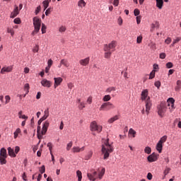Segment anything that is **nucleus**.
Returning a JSON list of instances; mask_svg holds the SVG:
<instances>
[{"instance_id":"58836bf2","label":"nucleus","mask_w":181,"mask_h":181,"mask_svg":"<svg viewBox=\"0 0 181 181\" xmlns=\"http://www.w3.org/2000/svg\"><path fill=\"white\" fill-rule=\"evenodd\" d=\"M156 73V70H153L151 73H150V76H149V79L152 80V78H155V74Z\"/></svg>"},{"instance_id":"69168bd1","label":"nucleus","mask_w":181,"mask_h":181,"mask_svg":"<svg viewBox=\"0 0 181 181\" xmlns=\"http://www.w3.org/2000/svg\"><path fill=\"white\" fill-rule=\"evenodd\" d=\"M113 5L115 6H118V5H119V0H114Z\"/></svg>"},{"instance_id":"09e8293b","label":"nucleus","mask_w":181,"mask_h":181,"mask_svg":"<svg viewBox=\"0 0 181 181\" xmlns=\"http://www.w3.org/2000/svg\"><path fill=\"white\" fill-rule=\"evenodd\" d=\"M51 12H52V8H48L45 11L46 16H49V15H50Z\"/></svg>"},{"instance_id":"a878e982","label":"nucleus","mask_w":181,"mask_h":181,"mask_svg":"<svg viewBox=\"0 0 181 181\" xmlns=\"http://www.w3.org/2000/svg\"><path fill=\"white\" fill-rule=\"evenodd\" d=\"M0 156L3 157H8V155L6 154V149L5 148H2L0 151Z\"/></svg>"},{"instance_id":"052dcab7","label":"nucleus","mask_w":181,"mask_h":181,"mask_svg":"<svg viewBox=\"0 0 181 181\" xmlns=\"http://www.w3.org/2000/svg\"><path fill=\"white\" fill-rule=\"evenodd\" d=\"M152 177H153V176L152 175V173H148L147 174V179H148V180H152Z\"/></svg>"},{"instance_id":"0eeeda50","label":"nucleus","mask_w":181,"mask_h":181,"mask_svg":"<svg viewBox=\"0 0 181 181\" xmlns=\"http://www.w3.org/2000/svg\"><path fill=\"white\" fill-rule=\"evenodd\" d=\"M145 103H146V112L147 115H149V111H151V108L152 107V101L151 100V98L148 97Z\"/></svg>"},{"instance_id":"4d7b16f0","label":"nucleus","mask_w":181,"mask_h":181,"mask_svg":"<svg viewBox=\"0 0 181 181\" xmlns=\"http://www.w3.org/2000/svg\"><path fill=\"white\" fill-rule=\"evenodd\" d=\"M19 151H21V148L19 146H16L14 150V153L15 154L19 153Z\"/></svg>"},{"instance_id":"79ce46f5","label":"nucleus","mask_w":181,"mask_h":181,"mask_svg":"<svg viewBox=\"0 0 181 181\" xmlns=\"http://www.w3.org/2000/svg\"><path fill=\"white\" fill-rule=\"evenodd\" d=\"M78 108H79L80 110H83V108H86V104L84 103V102L80 103Z\"/></svg>"},{"instance_id":"f8f14e48","label":"nucleus","mask_w":181,"mask_h":181,"mask_svg":"<svg viewBox=\"0 0 181 181\" xmlns=\"http://www.w3.org/2000/svg\"><path fill=\"white\" fill-rule=\"evenodd\" d=\"M12 70H13V66H5L1 69L0 73H1V74H4V73H5V72L11 73V71H12Z\"/></svg>"},{"instance_id":"a211bd4d","label":"nucleus","mask_w":181,"mask_h":181,"mask_svg":"<svg viewBox=\"0 0 181 181\" xmlns=\"http://www.w3.org/2000/svg\"><path fill=\"white\" fill-rule=\"evenodd\" d=\"M8 152L9 156H11V158H16V154L15 153L13 148L8 147Z\"/></svg>"},{"instance_id":"338daca9","label":"nucleus","mask_w":181,"mask_h":181,"mask_svg":"<svg viewBox=\"0 0 181 181\" xmlns=\"http://www.w3.org/2000/svg\"><path fill=\"white\" fill-rule=\"evenodd\" d=\"M136 42L137 43H142V36L137 37Z\"/></svg>"},{"instance_id":"6e6d98bb","label":"nucleus","mask_w":181,"mask_h":181,"mask_svg":"<svg viewBox=\"0 0 181 181\" xmlns=\"http://www.w3.org/2000/svg\"><path fill=\"white\" fill-rule=\"evenodd\" d=\"M41 9H42V7L40 6H38L37 7V8L35 9V15H37V13H39V12H40Z\"/></svg>"},{"instance_id":"c9c22d12","label":"nucleus","mask_w":181,"mask_h":181,"mask_svg":"<svg viewBox=\"0 0 181 181\" xmlns=\"http://www.w3.org/2000/svg\"><path fill=\"white\" fill-rule=\"evenodd\" d=\"M166 139H168V136H163L160 138L158 142L161 144H165V142H166Z\"/></svg>"},{"instance_id":"393cba45","label":"nucleus","mask_w":181,"mask_h":181,"mask_svg":"<svg viewBox=\"0 0 181 181\" xmlns=\"http://www.w3.org/2000/svg\"><path fill=\"white\" fill-rule=\"evenodd\" d=\"M60 62L61 64L64 66V67H69L70 66V64H69V61H67V59H62Z\"/></svg>"},{"instance_id":"2eb2a0df","label":"nucleus","mask_w":181,"mask_h":181,"mask_svg":"<svg viewBox=\"0 0 181 181\" xmlns=\"http://www.w3.org/2000/svg\"><path fill=\"white\" fill-rule=\"evenodd\" d=\"M41 84L43 87H47V88H49V87H52V82H50V81H48L47 79H43L41 81Z\"/></svg>"},{"instance_id":"1a4fd4ad","label":"nucleus","mask_w":181,"mask_h":181,"mask_svg":"<svg viewBox=\"0 0 181 181\" xmlns=\"http://www.w3.org/2000/svg\"><path fill=\"white\" fill-rule=\"evenodd\" d=\"M49 125H50V123L49 122V121L47 120L45 122L41 131L42 135H46V133L47 132V129Z\"/></svg>"},{"instance_id":"cd10ccee","label":"nucleus","mask_w":181,"mask_h":181,"mask_svg":"<svg viewBox=\"0 0 181 181\" xmlns=\"http://www.w3.org/2000/svg\"><path fill=\"white\" fill-rule=\"evenodd\" d=\"M86 1H84V0H80L78 2V6H79V8H83V7L86 6Z\"/></svg>"},{"instance_id":"bf43d9fd","label":"nucleus","mask_w":181,"mask_h":181,"mask_svg":"<svg viewBox=\"0 0 181 181\" xmlns=\"http://www.w3.org/2000/svg\"><path fill=\"white\" fill-rule=\"evenodd\" d=\"M44 117H46L47 118H48V117H49V109H47V110H45Z\"/></svg>"},{"instance_id":"680f3d73","label":"nucleus","mask_w":181,"mask_h":181,"mask_svg":"<svg viewBox=\"0 0 181 181\" xmlns=\"http://www.w3.org/2000/svg\"><path fill=\"white\" fill-rule=\"evenodd\" d=\"M47 64H48V67H52V64H53V60L52 59H49L47 62Z\"/></svg>"},{"instance_id":"7ed1b4c3","label":"nucleus","mask_w":181,"mask_h":181,"mask_svg":"<svg viewBox=\"0 0 181 181\" xmlns=\"http://www.w3.org/2000/svg\"><path fill=\"white\" fill-rule=\"evenodd\" d=\"M33 26L34 30L31 33L32 36H35V35H37V33H39V31L40 30V26H42V20L37 17H34Z\"/></svg>"},{"instance_id":"aec40b11","label":"nucleus","mask_w":181,"mask_h":181,"mask_svg":"<svg viewBox=\"0 0 181 181\" xmlns=\"http://www.w3.org/2000/svg\"><path fill=\"white\" fill-rule=\"evenodd\" d=\"M40 129H41L40 126H37V135L38 139H42V138H43V135H45V134H42V132L40 133Z\"/></svg>"},{"instance_id":"4be33fe9","label":"nucleus","mask_w":181,"mask_h":181,"mask_svg":"<svg viewBox=\"0 0 181 181\" xmlns=\"http://www.w3.org/2000/svg\"><path fill=\"white\" fill-rule=\"evenodd\" d=\"M83 151H84V146L82 148H79V147H73L72 148V151L76 153L78 152H83Z\"/></svg>"},{"instance_id":"774afa93","label":"nucleus","mask_w":181,"mask_h":181,"mask_svg":"<svg viewBox=\"0 0 181 181\" xmlns=\"http://www.w3.org/2000/svg\"><path fill=\"white\" fill-rule=\"evenodd\" d=\"M169 172H170V168H166L165 170H164V175L165 176H166Z\"/></svg>"},{"instance_id":"a19ab883","label":"nucleus","mask_w":181,"mask_h":181,"mask_svg":"<svg viewBox=\"0 0 181 181\" xmlns=\"http://www.w3.org/2000/svg\"><path fill=\"white\" fill-rule=\"evenodd\" d=\"M115 87L112 86L106 89V93H111V91H115Z\"/></svg>"},{"instance_id":"4468645a","label":"nucleus","mask_w":181,"mask_h":181,"mask_svg":"<svg viewBox=\"0 0 181 181\" xmlns=\"http://www.w3.org/2000/svg\"><path fill=\"white\" fill-rule=\"evenodd\" d=\"M148 89H145V90H142V92H141V100H142V101H145V102H146V100H148V97H149V96H148Z\"/></svg>"},{"instance_id":"5fc2aeb1","label":"nucleus","mask_w":181,"mask_h":181,"mask_svg":"<svg viewBox=\"0 0 181 181\" xmlns=\"http://www.w3.org/2000/svg\"><path fill=\"white\" fill-rule=\"evenodd\" d=\"M180 40H181V37H177L175 40H173V45H176V43H179Z\"/></svg>"},{"instance_id":"f03ea898","label":"nucleus","mask_w":181,"mask_h":181,"mask_svg":"<svg viewBox=\"0 0 181 181\" xmlns=\"http://www.w3.org/2000/svg\"><path fill=\"white\" fill-rule=\"evenodd\" d=\"M114 152V146L110 144V139H107L103 141L102 145V153L103 154V159L105 160L110 158V153Z\"/></svg>"},{"instance_id":"72a5a7b5","label":"nucleus","mask_w":181,"mask_h":181,"mask_svg":"<svg viewBox=\"0 0 181 181\" xmlns=\"http://www.w3.org/2000/svg\"><path fill=\"white\" fill-rule=\"evenodd\" d=\"M105 59H110L111 57V54H112V51H105Z\"/></svg>"},{"instance_id":"b1692460","label":"nucleus","mask_w":181,"mask_h":181,"mask_svg":"<svg viewBox=\"0 0 181 181\" xmlns=\"http://www.w3.org/2000/svg\"><path fill=\"white\" fill-rule=\"evenodd\" d=\"M119 116L118 115H115V117L110 118L108 119L107 122L109 124H112V122H115V121H117V119H119Z\"/></svg>"},{"instance_id":"f3484780","label":"nucleus","mask_w":181,"mask_h":181,"mask_svg":"<svg viewBox=\"0 0 181 181\" xmlns=\"http://www.w3.org/2000/svg\"><path fill=\"white\" fill-rule=\"evenodd\" d=\"M159 22L158 21H155L154 23H153L151 24V32H153V30H155V29H159Z\"/></svg>"},{"instance_id":"423d86ee","label":"nucleus","mask_w":181,"mask_h":181,"mask_svg":"<svg viewBox=\"0 0 181 181\" xmlns=\"http://www.w3.org/2000/svg\"><path fill=\"white\" fill-rule=\"evenodd\" d=\"M90 131H92V132H94L96 131V132L100 133L101 132V131H103V126L98 125L97 124V122L93 121L90 123Z\"/></svg>"},{"instance_id":"49530a36","label":"nucleus","mask_w":181,"mask_h":181,"mask_svg":"<svg viewBox=\"0 0 181 181\" xmlns=\"http://www.w3.org/2000/svg\"><path fill=\"white\" fill-rule=\"evenodd\" d=\"M5 100H6L5 104L9 103V102L11 101V96L6 95L5 96Z\"/></svg>"},{"instance_id":"f257e3e1","label":"nucleus","mask_w":181,"mask_h":181,"mask_svg":"<svg viewBox=\"0 0 181 181\" xmlns=\"http://www.w3.org/2000/svg\"><path fill=\"white\" fill-rule=\"evenodd\" d=\"M168 107H171V108L170 107V110L171 112L173 110H175V99H173V98H170L167 103H161L157 106V113L158 115L160 117V118H163V117H165V114H166Z\"/></svg>"},{"instance_id":"20e7f679","label":"nucleus","mask_w":181,"mask_h":181,"mask_svg":"<svg viewBox=\"0 0 181 181\" xmlns=\"http://www.w3.org/2000/svg\"><path fill=\"white\" fill-rule=\"evenodd\" d=\"M117 47V41L113 40L108 45H105L104 51L105 52H115V48Z\"/></svg>"},{"instance_id":"ea45409f","label":"nucleus","mask_w":181,"mask_h":181,"mask_svg":"<svg viewBox=\"0 0 181 181\" xmlns=\"http://www.w3.org/2000/svg\"><path fill=\"white\" fill-rule=\"evenodd\" d=\"M7 33H10L11 36H13L15 35V32L13 31V28H7Z\"/></svg>"},{"instance_id":"864d4df0","label":"nucleus","mask_w":181,"mask_h":181,"mask_svg":"<svg viewBox=\"0 0 181 181\" xmlns=\"http://www.w3.org/2000/svg\"><path fill=\"white\" fill-rule=\"evenodd\" d=\"M165 66L167 69H172V67H173V64L172 62H168Z\"/></svg>"},{"instance_id":"e433bc0d","label":"nucleus","mask_w":181,"mask_h":181,"mask_svg":"<svg viewBox=\"0 0 181 181\" xmlns=\"http://www.w3.org/2000/svg\"><path fill=\"white\" fill-rule=\"evenodd\" d=\"M144 152L145 153H147V155H150L151 152H152V148H151L149 146H146L144 148Z\"/></svg>"},{"instance_id":"f704fd0d","label":"nucleus","mask_w":181,"mask_h":181,"mask_svg":"<svg viewBox=\"0 0 181 181\" xmlns=\"http://www.w3.org/2000/svg\"><path fill=\"white\" fill-rule=\"evenodd\" d=\"M110 100L111 95H105L103 98V101H104L105 103H107V101H110Z\"/></svg>"},{"instance_id":"6e6552de","label":"nucleus","mask_w":181,"mask_h":181,"mask_svg":"<svg viewBox=\"0 0 181 181\" xmlns=\"http://www.w3.org/2000/svg\"><path fill=\"white\" fill-rule=\"evenodd\" d=\"M19 12H20L19 7H18V6L15 5L14 9L10 15V18H11L12 19H13L14 18H16V16H18V15H19Z\"/></svg>"},{"instance_id":"8fccbe9b","label":"nucleus","mask_w":181,"mask_h":181,"mask_svg":"<svg viewBox=\"0 0 181 181\" xmlns=\"http://www.w3.org/2000/svg\"><path fill=\"white\" fill-rule=\"evenodd\" d=\"M59 32H60V33H62V32H66V27L65 26H61L59 29Z\"/></svg>"},{"instance_id":"9d476101","label":"nucleus","mask_w":181,"mask_h":181,"mask_svg":"<svg viewBox=\"0 0 181 181\" xmlns=\"http://www.w3.org/2000/svg\"><path fill=\"white\" fill-rule=\"evenodd\" d=\"M147 160L150 162H156L158 160V155L156 153H153L150 156H148Z\"/></svg>"},{"instance_id":"ddd939ff","label":"nucleus","mask_w":181,"mask_h":181,"mask_svg":"<svg viewBox=\"0 0 181 181\" xmlns=\"http://www.w3.org/2000/svg\"><path fill=\"white\" fill-rule=\"evenodd\" d=\"M89 63H90V57H86L79 61V64L83 66H88Z\"/></svg>"},{"instance_id":"7c9ffc66","label":"nucleus","mask_w":181,"mask_h":181,"mask_svg":"<svg viewBox=\"0 0 181 181\" xmlns=\"http://www.w3.org/2000/svg\"><path fill=\"white\" fill-rule=\"evenodd\" d=\"M24 90H25V94L23 95V97H26V94L29 93V83H25L24 86Z\"/></svg>"},{"instance_id":"de8ad7c7","label":"nucleus","mask_w":181,"mask_h":181,"mask_svg":"<svg viewBox=\"0 0 181 181\" xmlns=\"http://www.w3.org/2000/svg\"><path fill=\"white\" fill-rule=\"evenodd\" d=\"M40 172L41 175H42V173H45V172H46V168L45 167V165H42L40 168Z\"/></svg>"},{"instance_id":"412c9836","label":"nucleus","mask_w":181,"mask_h":181,"mask_svg":"<svg viewBox=\"0 0 181 181\" xmlns=\"http://www.w3.org/2000/svg\"><path fill=\"white\" fill-rule=\"evenodd\" d=\"M52 2V0H45L42 2L43 6H44V11H46L47 8L49 7V4Z\"/></svg>"},{"instance_id":"c03bdc74","label":"nucleus","mask_w":181,"mask_h":181,"mask_svg":"<svg viewBox=\"0 0 181 181\" xmlns=\"http://www.w3.org/2000/svg\"><path fill=\"white\" fill-rule=\"evenodd\" d=\"M71 146H73V142L70 141L66 146V151H70Z\"/></svg>"},{"instance_id":"39448f33","label":"nucleus","mask_w":181,"mask_h":181,"mask_svg":"<svg viewBox=\"0 0 181 181\" xmlns=\"http://www.w3.org/2000/svg\"><path fill=\"white\" fill-rule=\"evenodd\" d=\"M115 105L110 102L104 103L100 107V111H110V110H114Z\"/></svg>"},{"instance_id":"473e14b6","label":"nucleus","mask_w":181,"mask_h":181,"mask_svg":"<svg viewBox=\"0 0 181 181\" xmlns=\"http://www.w3.org/2000/svg\"><path fill=\"white\" fill-rule=\"evenodd\" d=\"M92 156H93V151H90L85 157L86 160H88V159H91Z\"/></svg>"},{"instance_id":"603ef678","label":"nucleus","mask_w":181,"mask_h":181,"mask_svg":"<svg viewBox=\"0 0 181 181\" xmlns=\"http://www.w3.org/2000/svg\"><path fill=\"white\" fill-rule=\"evenodd\" d=\"M33 52L34 53H37L39 52V45H36L35 47H33Z\"/></svg>"},{"instance_id":"dca6fc26","label":"nucleus","mask_w":181,"mask_h":181,"mask_svg":"<svg viewBox=\"0 0 181 181\" xmlns=\"http://www.w3.org/2000/svg\"><path fill=\"white\" fill-rule=\"evenodd\" d=\"M87 176L89 179V180L95 181V179H97V172H93V174L88 173Z\"/></svg>"},{"instance_id":"37998d69","label":"nucleus","mask_w":181,"mask_h":181,"mask_svg":"<svg viewBox=\"0 0 181 181\" xmlns=\"http://www.w3.org/2000/svg\"><path fill=\"white\" fill-rule=\"evenodd\" d=\"M46 29H47L46 25H45V24L42 23V28H41L42 35L45 34V33H46Z\"/></svg>"},{"instance_id":"bb28decb","label":"nucleus","mask_w":181,"mask_h":181,"mask_svg":"<svg viewBox=\"0 0 181 181\" xmlns=\"http://www.w3.org/2000/svg\"><path fill=\"white\" fill-rule=\"evenodd\" d=\"M129 135H132V138H135V136L136 135V132L135 130H134V129H129Z\"/></svg>"},{"instance_id":"c85d7f7f","label":"nucleus","mask_w":181,"mask_h":181,"mask_svg":"<svg viewBox=\"0 0 181 181\" xmlns=\"http://www.w3.org/2000/svg\"><path fill=\"white\" fill-rule=\"evenodd\" d=\"M105 174V168H102L101 171L98 174V177L100 180L103 179V176Z\"/></svg>"},{"instance_id":"13d9d810","label":"nucleus","mask_w":181,"mask_h":181,"mask_svg":"<svg viewBox=\"0 0 181 181\" xmlns=\"http://www.w3.org/2000/svg\"><path fill=\"white\" fill-rule=\"evenodd\" d=\"M47 147L49 148V152H50V153H52V149H53V146H52V144L51 142H49V143L47 144Z\"/></svg>"},{"instance_id":"0e129e2a","label":"nucleus","mask_w":181,"mask_h":181,"mask_svg":"<svg viewBox=\"0 0 181 181\" xmlns=\"http://www.w3.org/2000/svg\"><path fill=\"white\" fill-rule=\"evenodd\" d=\"M172 42V38L170 37H168L165 40V42L167 44V45H170V43Z\"/></svg>"},{"instance_id":"5701e85b","label":"nucleus","mask_w":181,"mask_h":181,"mask_svg":"<svg viewBox=\"0 0 181 181\" xmlns=\"http://www.w3.org/2000/svg\"><path fill=\"white\" fill-rule=\"evenodd\" d=\"M162 148H163V145L162 144V143H159L158 141L156 145V149L159 153H162Z\"/></svg>"},{"instance_id":"a18cd8bd","label":"nucleus","mask_w":181,"mask_h":181,"mask_svg":"<svg viewBox=\"0 0 181 181\" xmlns=\"http://www.w3.org/2000/svg\"><path fill=\"white\" fill-rule=\"evenodd\" d=\"M134 16H139V13H141V11H139V9L136 8L134 11Z\"/></svg>"},{"instance_id":"c756f323","label":"nucleus","mask_w":181,"mask_h":181,"mask_svg":"<svg viewBox=\"0 0 181 181\" xmlns=\"http://www.w3.org/2000/svg\"><path fill=\"white\" fill-rule=\"evenodd\" d=\"M6 158H8V157L0 156L1 165H6Z\"/></svg>"},{"instance_id":"e2e57ef3","label":"nucleus","mask_w":181,"mask_h":181,"mask_svg":"<svg viewBox=\"0 0 181 181\" xmlns=\"http://www.w3.org/2000/svg\"><path fill=\"white\" fill-rule=\"evenodd\" d=\"M154 86L156 87H157V88H159V87H160V81H156L155 83H154Z\"/></svg>"},{"instance_id":"9b49d317","label":"nucleus","mask_w":181,"mask_h":181,"mask_svg":"<svg viewBox=\"0 0 181 181\" xmlns=\"http://www.w3.org/2000/svg\"><path fill=\"white\" fill-rule=\"evenodd\" d=\"M54 88H57L62 83H63V78L62 77H58V78H54Z\"/></svg>"},{"instance_id":"4c0bfd02","label":"nucleus","mask_w":181,"mask_h":181,"mask_svg":"<svg viewBox=\"0 0 181 181\" xmlns=\"http://www.w3.org/2000/svg\"><path fill=\"white\" fill-rule=\"evenodd\" d=\"M21 134V129L18 128L14 132V139H16L18 138V135Z\"/></svg>"},{"instance_id":"3c124183","label":"nucleus","mask_w":181,"mask_h":181,"mask_svg":"<svg viewBox=\"0 0 181 181\" xmlns=\"http://www.w3.org/2000/svg\"><path fill=\"white\" fill-rule=\"evenodd\" d=\"M14 23L16 25H21V18H16L14 19Z\"/></svg>"},{"instance_id":"2f4dec72","label":"nucleus","mask_w":181,"mask_h":181,"mask_svg":"<svg viewBox=\"0 0 181 181\" xmlns=\"http://www.w3.org/2000/svg\"><path fill=\"white\" fill-rule=\"evenodd\" d=\"M76 175L78 177V181H81V179H83V175H82L81 171L77 170Z\"/></svg>"},{"instance_id":"6ab92c4d","label":"nucleus","mask_w":181,"mask_h":181,"mask_svg":"<svg viewBox=\"0 0 181 181\" xmlns=\"http://www.w3.org/2000/svg\"><path fill=\"white\" fill-rule=\"evenodd\" d=\"M156 6L158 9H162L163 8V0H156Z\"/></svg>"}]
</instances>
